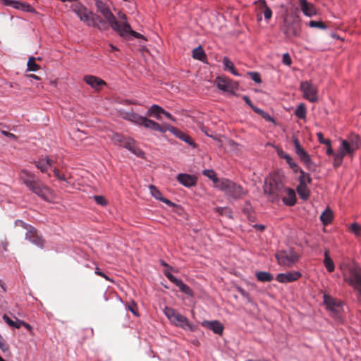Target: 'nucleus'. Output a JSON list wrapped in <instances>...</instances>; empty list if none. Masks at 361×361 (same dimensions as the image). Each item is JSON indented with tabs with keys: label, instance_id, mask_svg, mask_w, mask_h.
Returning a JSON list of instances; mask_svg holds the SVG:
<instances>
[{
	"label": "nucleus",
	"instance_id": "obj_19",
	"mask_svg": "<svg viewBox=\"0 0 361 361\" xmlns=\"http://www.w3.org/2000/svg\"><path fill=\"white\" fill-rule=\"evenodd\" d=\"M298 3L302 13L307 17H312L317 14L315 6L307 0H298Z\"/></svg>",
	"mask_w": 361,
	"mask_h": 361
},
{
	"label": "nucleus",
	"instance_id": "obj_14",
	"mask_svg": "<svg viewBox=\"0 0 361 361\" xmlns=\"http://www.w3.org/2000/svg\"><path fill=\"white\" fill-rule=\"evenodd\" d=\"M0 2L4 6H11L17 10L29 13H35V9L27 2L16 0H0Z\"/></svg>",
	"mask_w": 361,
	"mask_h": 361
},
{
	"label": "nucleus",
	"instance_id": "obj_59",
	"mask_svg": "<svg viewBox=\"0 0 361 361\" xmlns=\"http://www.w3.org/2000/svg\"><path fill=\"white\" fill-rule=\"evenodd\" d=\"M23 323L24 321L16 319V320L14 321V324H16V326H13V328L20 329L21 326H23Z\"/></svg>",
	"mask_w": 361,
	"mask_h": 361
},
{
	"label": "nucleus",
	"instance_id": "obj_39",
	"mask_svg": "<svg viewBox=\"0 0 361 361\" xmlns=\"http://www.w3.org/2000/svg\"><path fill=\"white\" fill-rule=\"evenodd\" d=\"M192 57L200 61H203L206 58L205 52L201 46L192 50Z\"/></svg>",
	"mask_w": 361,
	"mask_h": 361
},
{
	"label": "nucleus",
	"instance_id": "obj_26",
	"mask_svg": "<svg viewBox=\"0 0 361 361\" xmlns=\"http://www.w3.org/2000/svg\"><path fill=\"white\" fill-rule=\"evenodd\" d=\"M149 189L150 190L151 195L157 200H160L167 205H172L173 203L169 200L164 197L161 191L154 185H149Z\"/></svg>",
	"mask_w": 361,
	"mask_h": 361
},
{
	"label": "nucleus",
	"instance_id": "obj_5",
	"mask_svg": "<svg viewBox=\"0 0 361 361\" xmlns=\"http://www.w3.org/2000/svg\"><path fill=\"white\" fill-rule=\"evenodd\" d=\"M343 279L358 293H361L360 269L350 264H342L340 266Z\"/></svg>",
	"mask_w": 361,
	"mask_h": 361
},
{
	"label": "nucleus",
	"instance_id": "obj_37",
	"mask_svg": "<svg viewBox=\"0 0 361 361\" xmlns=\"http://www.w3.org/2000/svg\"><path fill=\"white\" fill-rule=\"evenodd\" d=\"M53 172L54 174V176L59 180L64 181L67 183H69V180L71 179V175H68L66 173H61V171L56 169H53Z\"/></svg>",
	"mask_w": 361,
	"mask_h": 361
},
{
	"label": "nucleus",
	"instance_id": "obj_51",
	"mask_svg": "<svg viewBox=\"0 0 361 361\" xmlns=\"http://www.w3.org/2000/svg\"><path fill=\"white\" fill-rule=\"evenodd\" d=\"M0 349L4 352H9V346L6 343L4 338L2 337V336L0 334Z\"/></svg>",
	"mask_w": 361,
	"mask_h": 361
},
{
	"label": "nucleus",
	"instance_id": "obj_21",
	"mask_svg": "<svg viewBox=\"0 0 361 361\" xmlns=\"http://www.w3.org/2000/svg\"><path fill=\"white\" fill-rule=\"evenodd\" d=\"M90 20V22H88L87 24L88 27H97L100 30H106L108 28L106 21L94 13Z\"/></svg>",
	"mask_w": 361,
	"mask_h": 361
},
{
	"label": "nucleus",
	"instance_id": "obj_10",
	"mask_svg": "<svg viewBox=\"0 0 361 361\" xmlns=\"http://www.w3.org/2000/svg\"><path fill=\"white\" fill-rule=\"evenodd\" d=\"M300 90L302 92L303 97L312 103L318 100V90L315 85L308 81L300 82Z\"/></svg>",
	"mask_w": 361,
	"mask_h": 361
},
{
	"label": "nucleus",
	"instance_id": "obj_16",
	"mask_svg": "<svg viewBox=\"0 0 361 361\" xmlns=\"http://www.w3.org/2000/svg\"><path fill=\"white\" fill-rule=\"evenodd\" d=\"M165 276L173 283H174L177 287L179 288L180 290L187 295L192 296L193 291L185 283L183 282L182 280L176 278L170 271L165 270L164 271Z\"/></svg>",
	"mask_w": 361,
	"mask_h": 361
},
{
	"label": "nucleus",
	"instance_id": "obj_53",
	"mask_svg": "<svg viewBox=\"0 0 361 361\" xmlns=\"http://www.w3.org/2000/svg\"><path fill=\"white\" fill-rule=\"evenodd\" d=\"M282 62L283 64L287 66H290L292 63V60L288 53L283 54Z\"/></svg>",
	"mask_w": 361,
	"mask_h": 361
},
{
	"label": "nucleus",
	"instance_id": "obj_8",
	"mask_svg": "<svg viewBox=\"0 0 361 361\" xmlns=\"http://www.w3.org/2000/svg\"><path fill=\"white\" fill-rule=\"evenodd\" d=\"M114 145L121 146L139 157H143L144 152L136 146L135 140L130 137H125L121 134L115 133L111 136Z\"/></svg>",
	"mask_w": 361,
	"mask_h": 361
},
{
	"label": "nucleus",
	"instance_id": "obj_38",
	"mask_svg": "<svg viewBox=\"0 0 361 361\" xmlns=\"http://www.w3.org/2000/svg\"><path fill=\"white\" fill-rule=\"evenodd\" d=\"M295 115L300 119H305L307 115V109L304 104H300L295 111Z\"/></svg>",
	"mask_w": 361,
	"mask_h": 361
},
{
	"label": "nucleus",
	"instance_id": "obj_4",
	"mask_svg": "<svg viewBox=\"0 0 361 361\" xmlns=\"http://www.w3.org/2000/svg\"><path fill=\"white\" fill-rule=\"evenodd\" d=\"M263 190L264 194L268 195V198L271 202H278L285 190L283 177L279 173L269 176L265 180Z\"/></svg>",
	"mask_w": 361,
	"mask_h": 361
},
{
	"label": "nucleus",
	"instance_id": "obj_33",
	"mask_svg": "<svg viewBox=\"0 0 361 361\" xmlns=\"http://www.w3.org/2000/svg\"><path fill=\"white\" fill-rule=\"evenodd\" d=\"M202 174L212 180L215 184V186L219 189V185L220 184L221 179L217 178L216 173L213 169H204L202 171Z\"/></svg>",
	"mask_w": 361,
	"mask_h": 361
},
{
	"label": "nucleus",
	"instance_id": "obj_55",
	"mask_svg": "<svg viewBox=\"0 0 361 361\" xmlns=\"http://www.w3.org/2000/svg\"><path fill=\"white\" fill-rule=\"evenodd\" d=\"M2 319L9 326L13 328V326H16L14 321H13L7 314H4L2 317Z\"/></svg>",
	"mask_w": 361,
	"mask_h": 361
},
{
	"label": "nucleus",
	"instance_id": "obj_17",
	"mask_svg": "<svg viewBox=\"0 0 361 361\" xmlns=\"http://www.w3.org/2000/svg\"><path fill=\"white\" fill-rule=\"evenodd\" d=\"M301 277V272L298 271H291L286 273L278 274L276 276V280L281 283H288L296 281Z\"/></svg>",
	"mask_w": 361,
	"mask_h": 361
},
{
	"label": "nucleus",
	"instance_id": "obj_9",
	"mask_svg": "<svg viewBox=\"0 0 361 361\" xmlns=\"http://www.w3.org/2000/svg\"><path fill=\"white\" fill-rule=\"evenodd\" d=\"M275 257L281 266L292 267L297 262L300 256L292 249L287 250H281L276 253Z\"/></svg>",
	"mask_w": 361,
	"mask_h": 361
},
{
	"label": "nucleus",
	"instance_id": "obj_62",
	"mask_svg": "<svg viewBox=\"0 0 361 361\" xmlns=\"http://www.w3.org/2000/svg\"><path fill=\"white\" fill-rule=\"evenodd\" d=\"M327 149H326V154L327 155H333L335 154L334 153L332 147H331V142L330 143V145H326Z\"/></svg>",
	"mask_w": 361,
	"mask_h": 361
},
{
	"label": "nucleus",
	"instance_id": "obj_36",
	"mask_svg": "<svg viewBox=\"0 0 361 361\" xmlns=\"http://www.w3.org/2000/svg\"><path fill=\"white\" fill-rule=\"evenodd\" d=\"M333 219V212L330 209H326L320 216V220L324 225H328Z\"/></svg>",
	"mask_w": 361,
	"mask_h": 361
},
{
	"label": "nucleus",
	"instance_id": "obj_29",
	"mask_svg": "<svg viewBox=\"0 0 361 361\" xmlns=\"http://www.w3.org/2000/svg\"><path fill=\"white\" fill-rule=\"evenodd\" d=\"M223 65L224 71H229L233 75L240 76V74L235 68L234 63L227 56L223 58Z\"/></svg>",
	"mask_w": 361,
	"mask_h": 361
},
{
	"label": "nucleus",
	"instance_id": "obj_48",
	"mask_svg": "<svg viewBox=\"0 0 361 361\" xmlns=\"http://www.w3.org/2000/svg\"><path fill=\"white\" fill-rule=\"evenodd\" d=\"M284 33L288 36L298 37L299 35L298 31L293 27L288 25Z\"/></svg>",
	"mask_w": 361,
	"mask_h": 361
},
{
	"label": "nucleus",
	"instance_id": "obj_22",
	"mask_svg": "<svg viewBox=\"0 0 361 361\" xmlns=\"http://www.w3.org/2000/svg\"><path fill=\"white\" fill-rule=\"evenodd\" d=\"M202 326L212 331L214 334L221 335L224 331V325L217 320L207 321L204 320L202 322Z\"/></svg>",
	"mask_w": 361,
	"mask_h": 361
},
{
	"label": "nucleus",
	"instance_id": "obj_44",
	"mask_svg": "<svg viewBox=\"0 0 361 361\" xmlns=\"http://www.w3.org/2000/svg\"><path fill=\"white\" fill-rule=\"evenodd\" d=\"M307 25L310 27H314V28H319L322 30H326L328 28L327 25H325L324 23L322 21H315V20H310Z\"/></svg>",
	"mask_w": 361,
	"mask_h": 361
},
{
	"label": "nucleus",
	"instance_id": "obj_64",
	"mask_svg": "<svg viewBox=\"0 0 361 361\" xmlns=\"http://www.w3.org/2000/svg\"><path fill=\"white\" fill-rule=\"evenodd\" d=\"M255 113H257V114L262 116V114H263V112L264 111H263L262 109L254 106L253 108L252 109Z\"/></svg>",
	"mask_w": 361,
	"mask_h": 361
},
{
	"label": "nucleus",
	"instance_id": "obj_1",
	"mask_svg": "<svg viewBox=\"0 0 361 361\" xmlns=\"http://www.w3.org/2000/svg\"><path fill=\"white\" fill-rule=\"evenodd\" d=\"M126 119L133 123L142 126L145 128L150 129L160 133H166V130L172 133L178 138L188 143L189 145L195 147L192 139L187 134L184 133L179 129L170 125L161 126L157 122L151 120L145 116H142L136 113H130L127 115Z\"/></svg>",
	"mask_w": 361,
	"mask_h": 361
},
{
	"label": "nucleus",
	"instance_id": "obj_6",
	"mask_svg": "<svg viewBox=\"0 0 361 361\" xmlns=\"http://www.w3.org/2000/svg\"><path fill=\"white\" fill-rule=\"evenodd\" d=\"M219 189L223 191L226 195L235 200L242 199L248 194L247 190L226 178H221Z\"/></svg>",
	"mask_w": 361,
	"mask_h": 361
},
{
	"label": "nucleus",
	"instance_id": "obj_18",
	"mask_svg": "<svg viewBox=\"0 0 361 361\" xmlns=\"http://www.w3.org/2000/svg\"><path fill=\"white\" fill-rule=\"evenodd\" d=\"M178 183L186 188H191L197 184V178L195 175L179 173L176 177Z\"/></svg>",
	"mask_w": 361,
	"mask_h": 361
},
{
	"label": "nucleus",
	"instance_id": "obj_25",
	"mask_svg": "<svg viewBox=\"0 0 361 361\" xmlns=\"http://www.w3.org/2000/svg\"><path fill=\"white\" fill-rule=\"evenodd\" d=\"M355 152V150L351 147V145L346 141V140H341L338 152L344 157L348 155L350 157H353Z\"/></svg>",
	"mask_w": 361,
	"mask_h": 361
},
{
	"label": "nucleus",
	"instance_id": "obj_46",
	"mask_svg": "<svg viewBox=\"0 0 361 361\" xmlns=\"http://www.w3.org/2000/svg\"><path fill=\"white\" fill-rule=\"evenodd\" d=\"M93 199L97 204L105 207L108 204L107 200L102 195H94Z\"/></svg>",
	"mask_w": 361,
	"mask_h": 361
},
{
	"label": "nucleus",
	"instance_id": "obj_57",
	"mask_svg": "<svg viewBox=\"0 0 361 361\" xmlns=\"http://www.w3.org/2000/svg\"><path fill=\"white\" fill-rule=\"evenodd\" d=\"M265 121L274 123V119L267 112L264 111L261 116Z\"/></svg>",
	"mask_w": 361,
	"mask_h": 361
},
{
	"label": "nucleus",
	"instance_id": "obj_11",
	"mask_svg": "<svg viewBox=\"0 0 361 361\" xmlns=\"http://www.w3.org/2000/svg\"><path fill=\"white\" fill-rule=\"evenodd\" d=\"M215 82L216 87L224 92H233L238 87V82L225 76L216 77Z\"/></svg>",
	"mask_w": 361,
	"mask_h": 361
},
{
	"label": "nucleus",
	"instance_id": "obj_12",
	"mask_svg": "<svg viewBox=\"0 0 361 361\" xmlns=\"http://www.w3.org/2000/svg\"><path fill=\"white\" fill-rule=\"evenodd\" d=\"M72 11L77 15V16L86 25L88 22H90V18L92 16L93 13L89 11L85 6L80 3H75L71 6Z\"/></svg>",
	"mask_w": 361,
	"mask_h": 361
},
{
	"label": "nucleus",
	"instance_id": "obj_45",
	"mask_svg": "<svg viewBox=\"0 0 361 361\" xmlns=\"http://www.w3.org/2000/svg\"><path fill=\"white\" fill-rule=\"evenodd\" d=\"M345 157L340 152L335 153L334 154V166L337 168L343 163V159Z\"/></svg>",
	"mask_w": 361,
	"mask_h": 361
},
{
	"label": "nucleus",
	"instance_id": "obj_58",
	"mask_svg": "<svg viewBox=\"0 0 361 361\" xmlns=\"http://www.w3.org/2000/svg\"><path fill=\"white\" fill-rule=\"evenodd\" d=\"M1 134L4 135V136L6 137H8L11 139H13V140H16L17 138L16 135L11 133H9L8 131H6V130H1Z\"/></svg>",
	"mask_w": 361,
	"mask_h": 361
},
{
	"label": "nucleus",
	"instance_id": "obj_28",
	"mask_svg": "<svg viewBox=\"0 0 361 361\" xmlns=\"http://www.w3.org/2000/svg\"><path fill=\"white\" fill-rule=\"evenodd\" d=\"M323 298L324 303L326 306L327 310L335 312L336 308L340 307V303H337L331 296L324 294Z\"/></svg>",
	"mask_w": 361,
	"mask_h": 361
},
{
	"label": "nucleus",
	"instance_id": "obj_20",
	"mask_svg": "<svg viewBox=\"0 0 361 361\" xmlns=\"http://www.w3.org/2000/svg\"><path fill=\"white\" fill-rule=\"evenodd\" d=\"M84 81L97 91L100 90L103 86L106 85L104 80L91 75H85L84 77Z\"/></svg>",
	"mask_w": 361,
	"mask_h": 361
},
{
	"label": "nucleus",
	"instance_id": "obj_15",
	"mask_svg": "<svg viewBox=\"0 0 361 361\" xmlns=\"http://www.w3.org/2000/svg\"><path fill=\"white\" fill-rule=\"evenodd\" d=\"M25 238L27 240L39 248H42L44 247V240L42 235L34 226L30 228V229L26 232Z\"/></svg>",
	"mask_w": 361,
	"mask_h": 361
},
{
	"label": "nucleus",
	"instance_id": "obj_32",
	"mask_svg": "<svg viewBox=\"0 0 361 361\" xmlns=\"http://www.w3.org/2000/svg\"><path fill=\"white\" fill-rule=\"evenodd\" d=\"M323 263H324V265L326 267V270L329 273H331L334 271V269H335L334 262L332 260V259L330 257L329 252L327 250H326L324 251V259Z\"/></svg>",
	"mask_w": 361,
	"mask_h": 361
},
{
	"label": "nucleus",
	"instance_id": "obj_56",
	"mask_svg": "<svg viewBox=\"0 0 361 361\" xmlns=\"http://www.w3.org/2000/svg\"><path fill=\"white\" fill-rule=\"evenodd\" d=\"M16 225H20L23 228L26 229L27 231L28 230L30 229V228L33 227L32 226L30 225V224H27L26 223H25L24 221H23L22 220H17L16 221Z\"/></svg>",
	"mask_w": 361,
	"mask_h": 361
},
{
	"label": "nucleus",
	"instance_id": "obj_63",
	"mask_svg": "<svg viewBox=\"0 0 361 361\" xmlns=\"http://www.w3.org/2000/svg\"><path fill=\"white\" fill-rule=\"evenodd\" d=\"M23 326H24L31 334H32V327L28 323L24 322Z\"/></svg>",
	"mask_w": 361,
	"mask_h": 361
},
{
	"label": "nucleus",
	"instance_id": "obj_13",
	"mask_svg": "<svg viewBox=\"0 0 361 361\" xmlns=\"http://www.w3.org/2000/svg\"><path fill=\"white\" fill-rule=\"evenodd\" d=\"M293 142L295 147V152L300 159V161L303 162L305 166L310 169V165L312 164V159L308 153L302 147L300 141L295 137L293 138Z\"/></svg>",
	"mask_w": 361,
	"mask_h": 361
},
{
	"label": "nucleus",
	"instance_id": "obj_47",
	"mask_svg": "<svg viewBox=\"0 0 361 361\" xmlns=\"http://www.w3.org/2000/svg\"><path fill=\"white\" fill-rule=\"evenodd\" d=\"M350 231L356 236L361 235V226L357 223H353L350 225Z\"/></svg>",
	"mask_w": 361,
	"mask_h": 361
},
{
	"label": "nucleus",
	"instance_id": "obj_60",
	"mask_svg": "<svg viewBox=\"0 0 361 361\" xmlns=\"http://www.w3.org/2000/svg\"><path fill=\"white\" fill-rule=\"evenodd\" d=\"M163 115H164L167 118L172 121H176V118L168 111H165L164 109V112L162 113Z\"/></svg>",
	"mask_w": 361,
	"mask_h": 361
},
{
	"label": "nucleus",
	"instance_id": "obj_42",
	"mask_svg": "<svg viewBox=\"0 0 361 361\" xmlns=\"http://www.w3.org/2000/svg\"><path fill=\"white\" fill-rule=\"evenodd\" d=\"M215 211L220 215H224L228 218H232V211L228 207H216Z\"/></svg>",
	"mask_w": 361,
	"mask_h": 361
},
{
	"label": "nucleus",
	"instance_id": "obj_49",
	"mask_svg": "<svg viewBox=\"0 0 361 361\" xmlns=\"http://www.w3.org/2000/svg\"><path fill=\"white\" fill-rule=\"evenodd\" d=\"M247 75H249L251 79L255 82H262L261 75L258 72H247Z\"/></svg>",
	"mask_w": 361,
	"mask_h": 361
},
{
	"label": "nucleus",
	"instance_id": "obj_31",
	"mask_svg": "<svg viewBox=\"0 0 361 361\" xmlns=\"http://www.w3.org/2000/svg\"><path fill=\"white\" fill-rule=\"evenodd\" d=\"M297 192L300 197L303 200H307L310 197V190L307 188V185L304 183L299 184L297 187Z\"/></svg>",
	"mask_w": 361,
	"mask_h": 361
},
{
	"label": "nucleus",
	"instance_id": "obj_43",
	"mask_svg": "<svg viewBox=\"0 0 361 361\" xmlns=\"http://www.w3.org/2000/svg\"><path fill=\"white\" fill-rule=\"evenodd\" d=\"M27 66V71H37L40 68V66L35 63V58L34 56H31L29 58Z\"/></svg>",
	"mask_w": 361,
	"mask_h": 361
},
{
	"label": "nucleus",
	"instance_id": "obj_24",
	"mask_svg": "<svg viewBox=\"0 0 361 361\" xmlns=\"http://www.w3.org/2000/svg\"><path fill=\"white\" fill-rule=\"evenodd\" d=\"M283 192L286 193V196L282 197L283 204L290 207L295 205L297 201L295 190L292 188L285 187Z\"/></svg>",
	"mask_w": 361,
	"mask_h": 361
},
{
	"label": "nucleus",
	"instance_id": "obj_50",
	"mask_svg": "<svg viewBox=\"0 0 361 361\" xmlns=\"http://www.w3.org/2000/svg\"><path fill=\"white\" fill-rule=\"evenodd\" d=\"M128 309L129 311H130L136 317H138L139 316V313H138V311H137V304L134 302V301H132L128 305Z\"/></svg>",
	"mask_w": 361,
	"mask_h": 361
},
{
	"label": "nucleus",
	"instance_id": "obj_7",
	"mask_svg": "<svg viewBox=\"0 0 361 361\" xmlns=\"http://www.w3.org/2000/svg\"><path fill=\"white\" fill-rule=\"evenodd\" d=\"M164 313L173 325L185 330H190V331H195V326L190 322L185 316L180 314L176 310L172 307H165Z\"/></svg>",
	"mask_w": 361,
	"mask_h": 361
},
{
	"label": "nucleus",
	"instance_id": "obj_40",
	"mask_svg": "<svg viewBox=\"0 0 361 361\" xmlns=\"http://www.w3.org/2000/svg\"><path fill=\"white\" fill-rule=\"evenodd\" d=\"M258 2L262 4V8H264L263 13L264 18L267 20H269L272 16V11L271 8L267 6L265 0H259Z\"/></svg>",
	"mask_w": 361,
	"mask_h": 361
},
{
	"label": "nucleus",
	"instance_id": "obj_54",
	"mask_svg": "<svg viewBox=\"0 0 361 361\" xmlns=\"http://www.w3.org/2000/svg\"><path fill=\"white\" fill-rule=\"evenodd\" d=\"M118 18L121 20V23H119V25L121 27L123 26L126 23H128L127 22V16H126V15L125 13H123L122 12H119L118 13Z\"/></svg>",
	"mask_w": 361,
	"mask_h": 361
},
{
	"label": "nucleus",
	"instance_id": "obj_34",
	"mask_svg": "<svg viewBox=\"0 0 361 361\" xmlns=\"http://www.w3.org/2000/svg\"><path fill=\"white\" fill-rule=\"evenodd\" d=\"M255 276L257 279L261 282H271L274 279L273 275L267 271H257Z\"/></svg>",
	"mask_w": 361,
	"mask_h": 361
},
{
	"label": "nucleus",
	"instance_id": "obj_27",
	"mask_svg": "<svg viewBox=\"0 0 361 361\" xmlns=\"http://www.w3.org/2000/svg\"><path fill=\"white\" fill-rule=\"evenodd\" d=\"M164 112V109L157 105L153 104L152 105L147 111V116L154 117L157 120L161 119V115Z\"/></svg>",
	"mask_w": 361,
	"mask_h": 361
},
{
	"label": "nucleus",
	"instance_id": "obj_61",
	"mask_svg": "<svg viewBox=\"0 0 361 361\" xmlns=\"http://www.w3.org/2000/svg\"><path fill=\"white\" fill-rule=\"evenodd\" d=\"M243 99L248 106H250L252 109L253 108L254 105L252 104L250 99L247 96H243Z\"/></svg>",
	"mask_w": 361,
	"mask_h": 361
},
{
	"label": "nucleus",
	"instance_id": "obj_2",
	"mask_svg": "<svg viewBox=\"0 0 361 361\" xmlns=\"http://www.w3.org/2000/svg\"><path fill=\"white\" fill-rule=\"evenodd\" d=\"M19 178L32 193L48 202H54L56 198L54 191L41 180L36 178L35 173L23 169L19 172Z\"/></svg>",
	"mask_w": 361,
	"mask_h": 361
},
{
	"label": "nucleus",
	"instance_id": "obj_23",
	"mask_svg": "<svg viewBox=\"0 0 361 361\" xmlns=\"http://www.w3.org/2000/svg\"><path fill=\"white\" fill-rule=\"evenodd\" d=\"M34 164L42 173H47L49 169L52 168L53 161L48 156H45L35 161Z\"/></svg>",
	"mask_w": 361,
	"mask_h": 361
},
{
	"label": "nucleus",
	"instance_id": "obj_3",
	"mask_svg": "<svg viewBox=\"0 0 361 361\" xmlns=\"http://www.w3.org/2000/svg\"><path fill=\"white\" fill-rule=\"evenodd\" d=\"M96 6L98 11L104 16L111 27L114 31L117 32L119 36L126 39H129L130 37H133L137 39H142L145 41L147 40L144 35L132 30L129 23H126L123 26L121 27L119 25V22L111 13L109 8L102 1H97L96 2Z\"/></svg>",
	"mask_w": 361,
	"mask_h": 361
},
{
	"label": "nucleus",
	"instance_id": "obj_30",
	"mask_svg": "<svg viewBox=\"0 0 361 361\" xmlns=\"http://www.w3.org/2000/svg\"><path fill=\"white\" fill-rule=\"evenodd\" d=\"M346 141L351 145L355 151L357 150L361 146V140L358 135L351 133Z\"/></svg>",
	"mask_w": 361,
	"mask_h": 361
},
{
	"label": "nucleus",
	"instance_id": "obj_52",
	"mask_svg": "<svg viewBox=\"0 0 361 361\" xmlns=\"http://www.w3.org/2000/svg\"><path fill=\"white\" fill-rule=\"evenodd\" d=\"M317 137L318 138V141L321 144H324L325 145H330V143L331 142L329 139H325L324 138L323 134L322 133H317Z\"/></svg>",
	"mask_w": 361,
	"mask_h": 361
},
{
	"label": "nucleus",
	"instance_id": "obj_35",
	"mask_svg": "<svg viewBox=\"0 0 361 361\" xmlns=\"http://www.w3.org/2000/svg\"><path fill=\"white\" fill-rule=\"evenodd\" d=\"M281 157L284 159L286 162L288 164L290 167L295 172H298V171L300 169V167L298 166V164L293 161L292 157L287 153H282L280 154Z\"/></svg>",
	"mask_w": 361,
	"mask_h": 361
},
{
	"label": "nucleus",
	"instance_id": "obj_41",
	"mask_svg": "<svg viewBox=\"0 0 361 361\" xmlns=\"http://www.w3.org/2000/svg\"><path fill=\"white\" fill-rule=\"evenodd\" d=\"M298 171H300V176H299V184H301L302 183L307 185L308 183H310L312 181L310 175L308 173L305 172L302 169H300Z\"/></svg>",
	"mask_w": 361,
	"mask_h": 361
}]
</instances>
